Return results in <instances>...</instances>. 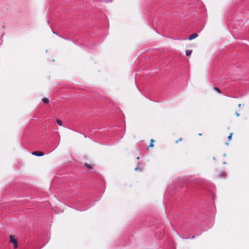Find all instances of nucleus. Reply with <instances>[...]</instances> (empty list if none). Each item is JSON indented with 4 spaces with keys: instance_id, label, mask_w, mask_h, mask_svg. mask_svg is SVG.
Segmentation results:
<instances>
[{
    "instance_id": "9",
    "label": "nucleus",
    "mask_w": 249,
    "mask_h": 249,
    "mask_svg": "<svg viewBox=\"0 0 249 249\" xmlns=\"http://www.w3.org/2000/svg\"><path fill=\"white\" fill-rule=\"evenodd\" d=\"M213 89L215 91H216V92H217L218 93H221L220 89L219 88H217V87L213 88Z\"/></svg>"
},
{
    "instance_id": "14",
    "label": "nucleus",
    "mask_w": 249,
    "mask_h": 249,
    "mask_svg": "<svg viewBox=\"0 0 249 249\" xmlns=\"http://www.w3.org/2000/svg\"><path fill=\"white\" fill-rule=\"evenodd\" d=\"M236 115L237 116H239V114H238L237 112H236Z\"/></svg>"
},
{
    "instance_id": "2",
    "label": "nucleus",
    "mask_w": 249,
    "mask_h": 249,
    "mask_svg": "<svg viewBox=\"0 0 249 249\" xmlns=\"http://www.w3.org/2000/svg\"><path fill=\"white\" fill-rule=\"evenodd\" d=\"M32 155L36 156H42L44 155V153L43 152L36 151L32 152Z\"/></svg>"
},
{
    "instance_id": "7",
    "label": "nucleus",
    "mask_w": 249,
    "mask_h": 249,
    "mask_svg": "<svg viewBox=\"0 0 249 249\" xmlns=\"http://www.w3.org/2000/svg\"><path fill=\"white\" fill-rule=\"evenodd\" d=\"M192 53V50H187L186 51V55L187 56H190Z\"/></svg>"
},
{
    "instance_id": "16",
    "label": "nucleus",
    "mask_w": 249,
    "mask_h": 249,
    "mask_svg": "<svg viewBox=\"0 0 249 249\" xmlns=\"http://www.w3.org/2000/svg\"><path fill=\"white\" fill-rule=\"evenodd\" d=\"M139 158H139V157H137V160H139Z\"/></svg>"
},
{
    "instance_id": "5",
    "label": "nucleus",
    "mask_w": 249,
    "mask_h": 249,
    "mask_svg": "<svg viewBox=\"0 0 249 249\" xmlns=\"http://www.w3.org/2000/svg\"><path fill=\"white\" fill-rule=\"evenodd\" d=\"M42 101L45 104H48L49 103V100L45 97L42 99Z\"/></svg>"
},
{
    "instance_id": "10",
    "label": "nucleus",
    "mask_w": 249,
    "mask_h": 249,
    "mask_svg": "<svg viewBox=\"0 0 249 249\" xmlns=\"http://www.w3.org/2000/svg\"><path fill=\"white\" fill-rule=\"evenodd\" d=\"M226 175V173L225 172H222L220 175H219L220 177L222 178V177H225Z\"/></svg>"
},
{
    "instance_id": "13",
    "label": "nucleus",
    "mask_w": 249,
    "mask_h": 249,
    "mask_svg": "<svg viewBox=\"0 0 249 249\" xmlns=\"http://www.w3.org/2000/svg\"><path fill=\"white\" fill-rule=\"evenodd\" d=\"M138 170V167H136V168H135V171H137Z\"/></svg>"
},
{
    "instance_id": "15",
    "label": "nucleus",
    "mask_w": 249,
    "mask_h": 249,
    "mask_svg": "<svg viewBox=\"0 0 249 249\" xmlns=\"http://www.w3.org/2000/svg\"><path fill=\"white\" fill-rule=\"evenodd\" d=\"M241 104H239L238 105V107H241Z\"/></svg>"
},
{
    "instance_id": "4",
    "label": "nucleus",
    "mask_w": 249,
    "mask_h": 249,
    "mask_svg": "<svg viewBox=\"0 0 249 249\" xmlns=\"http://www.w3.org/2000/svg\"><path fill=\"white\" fill-rule=\"evenodd\" d=\"M84 165L87 167L89 169H92L93 168L92 167V165H90V164H88L87 163H84Z\"/></svg>"
},
{
    "instance_id": "1",
    "label": "nucleus",
    "mask_w": 249,
    "mask_h": 249,
    "mask_svg": "<svg viewBox=\"0 0 249 249\" xmlns=\"http://www.w3.org/2000/svg\"><path fill=\"white\" fill-rule=\"evenodd\" d=\"M10 242L14 244L15 248H17L18 246V240L14 235H10Z\"/></svg>"
},
{
    "instance_id": "6",
    "label": "nucleus",
    "mask_w": 249,
    "mask_h": 249,
    "mask_svg": "<svg viewBox=\"0 0 249 249\" xmlns=\"http://www.w3.org/2000/svg\"><path fill=\"white\" fill-rule=\"evenodd\" d=\"M150 142H151V143L149 145V146H148V148H149V147H153L154 146V145L153 144V142H155V141L153 139H151Z\"/></svg>"
},
{
    "instance_id": "17",
    "label": "nucleus",
    "mask_w": 249,
    "mask_h": 249,
    "mask_svg": "<svg viewBox=\"0 0 249 249\" xmlns=\"http://www.w3.org/2000/svg\"><path fill=\"white\" fill-rule=\"evenodd\" d=\"M199 135L201 136L202 134H199Z\"/></svg>"
},
{
    "instance_id": "12",
    "label": "nucleus",
    "mask_w": 249,
    "mask_h": 249,
    "mask_svg": "<svg viewBox=\"0 0 249 249\" xmlns=\"http://www.w3.org/2000/svg\"><path fill=\"white\" fill-rule=\"evenodd\" d=\"M182 140V139L181 138H179L178 140L176 141V142L178 143L179 142H180Z\"/></svg>"
},
{
    "instance_id": "11",
    "label": "nucleus",
    "mask_w": 249,
    "mask_h": 249,
    "mask_svg": "<svg viewBox=\"0 0 249 249\" xmlns=\"http://www.w3.org/2000/svg\"><path fill=\"white\" fill-rule=\"evenodd\" d=\"M232 136V133H231L230 135L228 136V138L229 141H231V137Z\"/></svg>"
},
{
    "instance_id": "8",
    "label": "nucleus",
    "mask_w": 249,
    "mask_h": 249,
    "mask_svg": "<svg viewBox=\"0 0 249 249\" xmlns=\"http://www.w3.org/2000/svg\"><path fill=\"white\" fill-rule=\"evenodd\" d=\"M56 122L57 124L59 125H60V126L62 125V122L60 120H59V119H56Z\"/></svg>"
},
{
    "instance_id": "3",
    "label": "nucleus",
    "mask_w": 249,
    "mask_h": 249,
    "mask_svg": "<svg viewBox=\"0 0 249 249\" xmlns=\"http://www.w3.org/2000/svg\"><path fill=\"white\" fill-rule=\"evenodd\" d=\"M197 36H198V35H197V34H196V33L192 34H191V35L189 36V39L190 40H192V39H194V38H196V37H197Z\"/></svg>"
}]
</instances>
